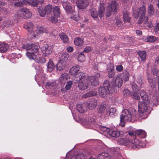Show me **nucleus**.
Wrapping results in <instances>:
<instances>
[{
  "mask_svg": "<svg viewBox=\"0 0 159 159\" xmlns=\"http://www.w3.org/2000/svg\"><path fill=\"white\" fill-rule=\"evenodd\" d=\"M22 47L28 51L26 55L30 59L34 60L37 63H43L46 62L45 59L42 57L38 53L39 48L38 43L25 44L22 45Z\"/></svg>",
  "mask_w": 159,
  "mask_h": 159,
  "instance_id": "obj_1",
  "label": "nucleus"
},
{
  "mask_svg": "<svg viewBox=\"0 0 159 159\" xmlns=\"http://www.w3.org/2000/svg\"><path fill=\"white\" fill-rule=\"evenodd\" d=\"M146 12V7L144 6H143L137 11H134L133 15L134 17L136 19L140 17L138 21V23L139 24L142 23L144 19H145L144 23L147 26L150 27L152 26V23H148L149 17L147 16H145Z\"/></svg>",
  "mask_w": 159,
  "mask_h": 159,
  "instance_id": "obj_2",
  "label": "nucleus"
},
{
  "mask_svg": "<svg viewBox=\"0 0 159 159\" xmlns=\"http://www.w3.org/2000/svg\"><path fill=\"white\" fill-rule=\"evenodd\" d=\"M138 116V112L134 109L130 108L123 110L120 117L126 121H130L132 118H137Z\"/></svg>",
  "mask_w": 159,
  "mask_h": 159,
  "instance_id": "obj_3",
  "label": "nucleus"
},
{
  "mask_svg": "<svg viewBox=\"0 0 159 159\" xmlns=\"http://www.w3.org/2000/svg\"><path fill=\"white\" fill-rule=\"evenodd\" d=\"M118 142L121 144L125 146L129 145L132 146L133 147H135L136 148L138 146L140 143V141L138 139L129 140L128 139L121 138L119 139Z\"/></svg>",
  "mask_w": 159,
  "mask_h": 159,
  "instance_id": "obj_4",
  "label": "nucleus"
},
{
  "mask_svg": "<svg viewBox=\"0 0 159 159\" xmlns=\"http://www.w3.org/2000/svg\"><path fill=\"white\" fill-rule=\"evenodd\" d=\"M48 32V30L46 28L41 27L38 29L36 30L33 31L32 32H31L29 34V38H31L32 40L34 38H38L40 37L43 33H47Z\"/></svg>",
  "mask_w": 159,
  "mask_h": 159,
  "instance_id": "obj_5",
  "label": "nucleus"
},
{
  "mask_svg": "<svg viewBox=\"0 0 159 159\" xmlns=\"http://www.w3.org/2000/svg\"><path fill=\"white\" fill-rule=\"evenodd\" d=\"M118 5V4L116 2H112L111 5L109 6L107 8L106 16L108 17L110 16L112 12L113 13H115L116 11L117 7Z\"/></svg>",
  "mask_w": 159,
  "mask_h": 159,
  "instance_id": "obj_6",
  "label": "nucleus"
},
{
  "mask_svg": "<svg viewBox=\"0 0 159 159\" xmlns=\"http://www.w3.org/2000/svg\"><path fill=\"white\" fill-rule=\"evenodd\" d=\"M52 8V6L51 5L48 4L45 6L44 9L42 7H39V9L38 12L39 15L43 17L46 14L48 15L51 13Z\"/></svg>",
  "mask_w": 159,
  "mask_h": 159,
  "instance_id": "obj_7",
  "label": "nucleus"
},
{
  "mask_svg": "<svg viewBox=\"0 0 159 159\" xmlns=\"http://www.w3.org/2000/svg\"><path fill=\"white\" fill-rule=\"evenodd\" d=\"M17 15L19 17L25 18L30 17L31 14L27 8H23L19 9Z\"/></svg>",
  "mask_w": 159,
  "mask_h": 159,
  "instance_id": "obj_8",
  "label": "nucleus"
},
{
  "mask_svg": "<svg viewBox=\"0 0 159 159\" xmlns=\"http://www.w3.org/2000/svg\"><path fill=\"white\" fill-rule=\"evenodd\" d=\"M146 102L145 101L139 102L138 104V111L141 113H143L147 111L148 107L147 105Z\"/></svg>",
  "mask_w": 159,
  "mask_h": 159,
  "instance_id": "obj_9",
  "label": "nucleus"
},
{
  "mask_svg": "<svg viewBox=\"0 0 159 159\" xmlns=\"http://www.w3.org/2000/svg\"><path fill=\"white\" fill-rule=\"evenodd\" d=\"M98 93L100 97L103 98H106L108 95L110 93V89L102 87V86L100 87L98 89Z\"/></svg>",
  "mask_w": 159,
  "mask_h": 159,
  "instance_id": "obj_10",
  "label": "nucleus"
},
{
  "mask_svg": "<svg viewBox=\"0 0 159 159\" xmlns=\"http://www.w3.org/2000/svg\"><path fill=\"white\" fill-rule=\"evenodd\" d=\"M104 128V129L103 130L107 131V134L111 137H117L120 135V132L116 130L112 129L110 130L109 129L106 128Z\"/></svg>",
  "mask_w": 159,
  "mask_h": 159,
  "instance_id": "obj_11",
  "label": "nucleus"
},
{
  "mask_svg": "<svg viewBox=\"0 0 159 159\" xmlns=\"http://www.w3.org/2000/svg\"><path fill=\"white\" fill-rule=\"evenodd\" d=\"M88 4V0H77L76 2L77 7L81 9L85 8Z\"/></svg>",
  "mask_w": 159,
  "mask_h": 159,
  "instance_id": "obj_12",
  "label": "nucleus"
},
{
  "mask_svg": "<svg viewBox=\"0 0 159 159\" xmlns=\"http://www.w3.org/2000/svg\"><path fill=\"white\" fill-rule=\"evenodd\" d=\"M62 5L64 8L67 13H70L73 12V7H72L67 1H63L62 2Z\"/></svg>",
  "mask_w": 159,
  "mask_h": 159,
  "instance_id": "obj_13",
  "label": "nucleus"
},
{
  "mask_svg": "<svg viewBox=\"0 0 159 159\" xmlns=\"http://www.w3.org/2000/svg\"><path fill=\"white\" fill-rule=\"evenodd\" d=\"M76 108L78 111L81 113H84L88 108L87 104L86 103L78 104L77 105Z\"/></svg>",
  "mask_w": 159,
  "mask_h": 159,
  "instance_id": "obj_14",
  "label": "nucleus"
},
{
  "mask_svg": "<svg viewBox=\"0 0 159 159\" xmlns=\"http://www.w3.org/2000/svg\"><path fill=\"white\" fill-rule=\"evenodd\" d=\"M42 50L44 56H47L52 53V48L51 46L46 45L42 47Z\"/></svg>",
  "mask_w": 159,
  "mask_h": 159,
  "instance_id": "obj_15",
  "label": "nucleus"
},
{
  "mask_svg": "<svg viewBox=\"0 0 159 159\" xmlns=\"http://www.w3.org/2000/svg\"><path fill=\"white\" fill-rule=\"evenodd\" d=\"M89 86V80H84V81H81L79 83L78 87L80 89L84 90L86 89Z\"/></svg>",
  "mask_w": 159,
  "mask_h": 159,
  "instance_id": "obj_16",
  "label": "nucleus"
},
{
  "mask_svg": "<svg viewBox=\"0 0 159 159\" xmlns=\"http://www.w3.org/2000/svg\"><path fill=\"white\" fill-rule=\"evenodd\" d=\"M92 77H90V79H92ZM94 80L90 79V89L92 88L93 89H95L96 86L99 85V81L96 78L94 77Z\"/></svg>",
  "mask_w": 159,
  "mask_h": 159,
  "instance_id": "obj_17",
  "label": "nucleus"
},
{
  "mask_svg": "<svg viewBox=\"0 0 159 159\" xmlns=\"http://www.w3.org/2000/svg\"><path fill=\"white\" fill-rule=\"evenodd\" d=\"M135 134L136 135V138L139 137L142 139L145 138L146 136V133L145 131L141 129H138L135 131Z\"/></svg>",
  "mask_w": 159,
  "mask_h": 159,
  "instance_id": "obj_18",
  "label": "nucleus"
},
{
  "mask_svg": "<svg viewBox=\"0 0 159 159\" xmlns=\"http://www.w3.org/2000/svg\"><path fill=\"white\" fill-rule=\"evenodd\" d=\"M69 78L70 76L68 74L65 73L61 75L59 79L60 83L61 84H64L67 81Z\"/></svg>",
  "mask_w": 159,
  "mask_h": 159,
  "instance_id": "obj_19",
  "label": "nucleus"
},
{
  "mask_svg": "<svg viewBox=\"0 0 159 159\" xmlns=\"http://www.w3.org/2000/svg\"><path fill=\"white\" fill-rule=\"evenodd\" d=\"M80 66L78 65L72 67L70 69V74L71 75H74L75 76L77 74L80 73Z\"/></svg>",
  "mask_w": 159,
  "mask_h": 159,
  "instance_id": "obj_20",
  "label": "nucleus"
},
{
  "mask_svg": "<svg viewBox=\"0 0 159 159\" xmlns=\"http://www.w3.org/2000/svg\"><path fill=\"white\" fill-rule=\"evenodd\" d=\"M140 95L141 98L143 101H145L147 103H149L150 100L148 99V97L147 95L146 92L143 90H141Z\"/></svg>",
  "mask_w": 159,
  "mask_h": 159,
  "instance_id": "obj_21",
  "label": "nucleus"
},
{
  "mask_svg": "<svg viewBox=\"0 0 159 159\" xmlns=\"http://www.w3.org/2000/svg\"><path fill=\"white\" fill-rule=\"evenodd\" d=\"M123 20L124 22L126 23H130V21L131 18L129 16V13L128 11H123Z\"/></svg>",
  "mask_w": 159,
  "mask_h": 159,
  "instance_id": "obj_22",
  "label": "nucleus"
},
{
  "mask_svg": "<svg viewBox=\"0 0 159 159\" xmlns=\"http://www.w3.org/2000/svg\"><path fill=\"white\" fill-rule=\"evenodd\" d=\"M97 159H111V157L108 153L104 152L99 154Z\"/></svg>",
  "mask_w": 159,
  "mask_h": 159,
  "instance_id": "obj_23",
  "label": "nucleus"
},
{
  "mask_svg": "<svg viewBox=\"0 0 159 159\" xmlns=\"http://www.w3.org/2000/svg\"><path fill=\"white\" fill-rule=\"evenodd\" d=\"M66 62L65 61H59L57 63L56 68L58 70H63L66 66Z\"/></svg>",
  "mask_w": 159,
  "mask_h": 159,
  "instance_id": "obj_24",
  "label": "nucleus"
},
{
  "mask_svg": "<svg viewBox=\"0 0 159 159\" xmlns=\"http://www.w3.org/2000/svg\"><path fill=\"white\" fill-rule=\"evenodd\" d=\"M123 83V80L118 76L116 77L115 80V84L116 87L120 88L122 86Z\"/></svg>",
  "mask_w": 159,
  "mask_h": 159,
  "instance_id": "obj_25",
  "label": "nucleus"
},
{
  "mask_svg": "<svg viewBox=\"0 0 159 159\" xmlns=\"http://www.w3.org/2000/svg\"><path fill=\"white\" fill-rule=\"evenodd\" d=\"M97 105V102L96 99L93 98L90 99V110L95 108Z\"/></svg>",
  "mask_w": 159,
  "mask_h": 159,
  "instance_id": "obj_26",
  "label": "nucleus"
},
{
  "mask_svg": "<svg viewBox=\"0 0 159 159\" xmlns=\"http://www.w3.org/2000/svg\"><path fill=\"white\" fill-rule=\"evenodd\" d=\"M56 84L54 82H49L47 83L45 87L48 89H54L56 87Z\"/></svg>",
  "mask_w": 159,
  "mask_h": 159,
  "instance_id": "obj_27",
  "label": "nucleus"
},
{
  "mask_svg": "<svg viewBox=\"0 0 159 159\" xmlns=\"http://www.w3.org/2000/svg\"><path fill=\"white\" fill-rule=\"evenodd\" d=\"M69 57V55L67 52H63L60 55V61H65L66 62V61L68 59Z\"/></svg>",
  "mask_w": 159,
  "mask_h": 159,
  "instance_id": "obj_28",
  "label": "nucleus"
},
{
  "mask_svg": "<svg viewBox=\"0 0 159 159\" xmlns=\"http://www.w3.org/2000/svg\"><path fill=\"white\" fill-rule=\"evenodd\" d=\"M8 48V45L6 43H2L0 44V52H6Z\"/></svg>",
  "mask_w": 159,
  "mask_h": 159,
  "instance_id": "obj_29",
  "label": "nucleus"
},
{
  "mask_svg": "<svg viewBox=\"0 0 159 159\" xmlns=\"http://www.w3.org/2000/svg\"><path fill=\"white\" fill-rule=\"evenodd\" d=\"M129 75H130L129 72L126 70H124L122 73V80L125 81H128Z\"/></svg>",
  "mask_w": 159,
  "mask_h": 159,
  "instance_id": "obj_30",
  "label": "nucleus"
},
{
  "mask_svg": "<svg viewBox=\"0 0 159 159\" xmlns=\"http://www.w3.org/2000/svg\"><path fill=\"white\" fill-rule=\"evenodd\" d=\"M138 54L141 60L143 61H145L146 57V53L145 51H140L138 52Z\"/></svg>",
  "mask_w": 159,
  "mask_h": 159,
  "instance_id": "obj_31",
  "label": "nucleus"
},
{
  "mask_svg": "<svg viewBox=\"0 0 159 159\" xmlns=\"http://www.w3.org/2000/svg\"><path fill=\"white\" fill-rule=\"evenodd\" d=\"M60 38L64 43H67L69 39L67 36L64 33H61L59 34Z\"/></svg>",
  "mask_w": 159,
  "mask_h": 159,
  "instance_id": "obj_32",
  "label": "nucleus"
},
{
  "mask_svg": "<svg viewBox=\"0 0 159 159\" xmlns=\"http://www.w3.org/2000/svg\"><path fill=\"white\" fill-rule=\"evenodd\" d=\"M74 44L76 46L82 45L83 43V39L80 38H76L74 41Z\"/></svg>",
  "mask_w": 159,
  "mask_h": 159,
  "instance_id": "obj_33",
  "label": "nucleus"
},
{
  "mask_svg": "<svg viewBox=\"0 0 159 159\" xmlns=\"http://www.w3.org/2000/svg\"><path fill=\"white\" fill-rule=\"evenodd\" d=\"M55 67V65L53 63V62L51 60H50L47 66L48 70L50 72L52 71L54 69Z\"/></svg>",
  "mask_w": 159,
  "mask_h": 159,
  "instance_id": "obj_34",
  "label": "nucleus"
},
{
  "mask_svg": "<svg viewBox=\"0 0 159 159\" xmlns=\"http://www.w3.org/2000/svg\"><path fill=\"white\" fill-rule=\"evenodd\" d=\"M104 7L103 5H100L98 7V10L99 16L100 17H102L104 16Z\"/></svg>",
  "mask_w": 159,
  "mask_h": 159,
  "instance_id": "obj_35",
  "label": "nucleus"
},
{
  "mask_svg": "<svg viewBox=\"0 0 159 159\" xmlns=\"http://www.w3.org/2000/svg\"><path fill=\"white\" fill-rule=\"evenodd\" d=\"M108 76L110 78H113L115 75V72L113 67L111 68L108 70Z\"/></svg>",
  "mask_w": 159,
  "mask_h": 159,
  "instance_id": "obj_36",
  "label": "nucleus"
},
{
  "mask_svg": "<svg viewBox=\"0 0 159 159\" xmlns=\"http://www.w3.org/2000/svg\"><path fill=\"white\" fill-rule=\"evenodd\" d=\"M53 12L55 16L58 17L60 15V11L59 8L58 7H56L53 8Z\"/></svg>",
  "mask_w": 159,
  "mask_h": 159,
  "instance_id": "obj_37",
  "label": "nucleus"
},
{
  "mask_svg": "<svg viewBox=\"0 0 159 159\" xmlns=\"http://www.w3.org/2000/svg\"><path fill=\"white\" fill-rule=\"evenodd\" d=\"M150 85L152 88H155L156 86V81L154 79L150 78L148 79Z\"/></svg>",
  "mask_w": 159,
  "mask_h": 159,
  "instance_id": "obj_38",
  "label": "nucleus"
},
{
  "mask_svg": "<svg viewBox=\"0 0 159 159\" xmlns=\"http://www.w3.org/2000/svg\"><path fill=\"white\" fill-rule=\"evenodd\" d=\"M148 9V15L149 16H151L154 13V8L153 5L151 4L149 5Z\"/></svg>",
  "mask_w": 159,
  "mask_h": 159,
  "instance_id": "obj_39",
  "label": "nucleus"
},
{
  "mask_svg": "<svg viewBox=\"0 0 159 159\" xmlns=\"http://www.w3.org/2000/svg\"><path fill=\"white\" fill-rule=\"evenodd\" d=\"M85 76V74L82 72L78 73V74L75 75V78L77 79L76 80L77 81H80L81 80L83 79Z\"/></svg>",
  "mask_w": 159,
  "mask_h": 159,
  "instance_id": "obj_40",
  "label": "nucleus"
},
{
  "mask_svg": "<svg viewBox=\"0 0 159 159\" xmlns=\"http://www.w3.org/2000/svg\"><path fill=\"white\" fill-rule=\"evenodd\" d=\"M77 60L81 62H83L85 60V57L83 52H81L79 54Z\"/></svg>",
  "mask_w": 159,
  "mask_h": 159,
  "instance_id": "obj_41",
  "label": "nucleus"
},
{
  "mask_svg": "<svg viewBox=\"0 0 159 159\" xmlns=\"http://www.w3.org/2000/svg\"><path fill=\"white\" fill-rule=\"evenodd\" d=\"M25 28L28 29L29 32H30L32 31L33 28V25L31 22L26 23L24 26Z\"/></svg>",
  "mask_w": 159,
  "mask_h": 159,
  "instance_id": "obj_42",
  "label": "nucleus"
},
{
  "mask_svg": "<svg viewBox=\"0 0 159 159\" xmlns=\"http://www.w3.org/2000/svg\"><path fill=\"white\" fill-rule=\"evenodd\" d=\"M85 156L83 153H80L77 156L73 157L71 159H85Z\"/></svg>",
  "mask_w": 159,
  "mask_h": 159,
  "instance_id": "obj_43",
  "label": "nucleus"
},
{
  "mask_svg": "<svg viewBox=\"0 0 159 159\" xmlns=\"http://www.w3.org/2000/svg\"><path fill=\"white\" fill-rule=\"evenodd\" d=\"M128 133L129 134L128 139H129L130 140L131 139H133L134 140L135 139H137L135 134V132L130 131Z\"/></svg>",
  "mask_w": 159,
  "mask_h": 159,
  "instance_id": "obj_44",
  "label": "nucleus"
},
{
  "mask_svg": "<svg viewBox=\"0 0 159 159\" xmlns=\"http://www.w3.org/2000/svg\"><path fill=\"white\" fill-rule=\"evenodd\" d=\"M82 125L83 126L87 128H89V119L88 118L87 119H84L82 122Z\"/></svg>",
  "mask_w": 159,
  "mask_h": 159,
  "instance_id": "obj_45",
  "label": "nucleus"
},
{
  "mask_svg": "<svg viewBox=\"0 0 159 159\" xmlns=\"http://www.w3.org/2000/svg\"><path fill=\"white\" fill-rule=\"evenodd\" d=\"M103 86L102 87H104L105 88L107 89H109L110 88V84L109 81L108 80H105L103 84Z\"/></svg>",
  "mask_w": 159,
  "mask_h": 159,
  "instance_id": "obj_46",
  "label": "nucleus"
},
{
  "mask_svg": "<svg viewBox=\"0 0 159 159\" xmlns=\"http://www.w3.org/2000/svg\"><path fill=\"white\" fill-rule=\"evenodd\" d=\"M147 41L151 43H153L156 39V38L153 36H148L147 39Z\"/></svg>",
  "mask_w": 159,
  "mask_h": 159,
  "instance_id": "obj_47",
  "label": "nucleus"
},
{
  "mask_svg": "<svg viewBox=\"0 0 159 159\" xmlns=\"http://www.w3.org/2000/svg\"><path fill=\"white\" fill-rule=\"evenodd\" d=\"M106 107L104 106L101 105L98 108L97 110L100 113H103L105 110Z\"/></svg>",
  "mask_w": 159,
  "mask_h": 159,
  "instance_id": "obj_48",
  "label": "nucleus"
},
{
  "mask_svg": "<svg viewBox=\"0 0 159 159\" xmlns=\"http://www.w3.org/2000/svg\"><path fill=\"white\" fill-rule=\"evenodd\" d=\"M73 84V82L71 81H68L65 86V89L66 90H68L70 89L72 87Z\"/></svg>",
  "mask_w": 159,
  "mask_h": 159,
  "instance_id": "obj_49",
  "label": "nucleus"
},
{
  "mask_svg": "<svg viewBox=\"0 0 159 159\" xmlns=\"http://www.w3.org/2000/svg\"><path fill=\"white\" fill-rule=\"evenodd\" d=\"M138 85H137L135 83H133L131 87L134 91V93H137L139 90Z\"/></svg>",
  "mask_w": 159,
  "mask_h": 159,
  "instance_id": "obj_50",
  "label": "nucleus"
},
{
  "mask_svg": "<svg viewBox=\"0 0 159 159\" xmlns=\"http://www.w3.org/2000/svg\"><path fill=\"white\" fill-rule=\"evenodd\" d=\"M109 111V112L110 116H112L114 115L116 113V109L115 108H112L111 109H110L109 111L108 110L107 111V110H106V112H108Z\"/></svg>",
  "mask_w": 159,
  "mask_h": 159,
  "instance_id": "obj_51",
  "label": "nucleus"
},
{
  "mask_svg": "<svg viewBox=\"0 0 159 159\" xmlns=\"http://www.w3.org/2000/svg\"><path fill=\"white\" fill-rule=\"evenodd\" d=\"M30 4L33 6H37L38 5V2L36 0H29Z\"/></svg>",
  "mask_w": 159,
  "mask_h": 159,
  "instance_id": "obj_52",
  "label": "nucleus"
},
{
  "mask_svg": "<svg viewBox=\"0 0 159 159\" xmlns=\"http://www.w3.org/2000/svg\"><path fill=\"white\" fill-rule=\"evenodd\" d=\"M136 82L139 84V86L141 87L142 86V84H143L142 78L140 77H138L136 80Z\"/></svg>",
  "mask_w": 159,
  "mask_h": 159,
  "instance_id": "obj_53",
  "label": "nucleus"
},
{
  "mask_svg": "<svg viewBox=\"0 0 159 159\" xmlns=\"http://www.w3.org/2000/svg\"><path fill=\"white\" fill-rule=\"evenodd\" d=\"M56 16H55V17L52 16L51 18H48V20H50L52 23H56L58 20Z\"/></svg>",
  "mask_w": 159,
  "mask_h": 159,
  "instance_id": "obj_54",
  "label": "nucleus"
},
{
  "mask_svg": "<svg viewBox=\"0 0 159 159\" xmlns=\"http://www.w3.org/2000/svg\"><path fill=\"white\" fill-rule=\"evenodd\" d=\"M116 69L119 72H121L123 70V67L121 65H119L116 66Z\"/></svg>",
  "mask_w": 159,
  "mask_h": 159,
  "instance_id": "obj_55",
  "label": "nucleus"
},
{
  "mask_svg": "<svg viewBox=\"0 0 159 159\" xmlns=\"http://www.w3.org/2000/svg\"><path fill=\"white\" fill-rule=\"evenodd\" d=\"M132 96V98L136 100H139L140 99V97L136 93H134V94Z\"/></svg>",
  "mask_w": 159,
  "mask_h": 159,
  "instance_id": "obj_56",
  "label": "nucleus"
},
{
  "mask_svg": "<svg viewBox=\"0 0 159 159\" xmlns=\"http://www.w3.org/2000/svg\"><path fill=\"white\" fill-rule=\"evenodd\" d=\"M125 121H126L124 120V119L123 118H121V117H120V125L122 127L124 126L125 125Z\"/></svg>",
  "mask_w": 159,
  "mask_h": 159,
  "instance_id": "obj_57",
  "label": "nucleus"
},
{
  "mask_svg": "<svg viewBox=\"0 0 159 159\" xmlns=\"http://www.w3.org/2000/svg\"><path fill=\"white\" fill-rule=\"evenodd\" d=\"M116 24L117 26L119 27H121L122 25V21L120 19L116 20Z\"/></svg>",
  "mask_w": 159,
  "mask_h": 159,
  "instance_id": "obj_58",
  "label": "nucleus"
},
{
  "mask_svg": "<svg viewBox=\"0 0 159 159\" xmlns=\"http://www.w3.org/2000/svg\"><path fill=\"white\" fill-rule=\"evenodd\" d=\"M123 92L125 96H127L130 94V92L129 90L126 89H124Z\"/></svg>",
  "mask_w": 159,
  "mask_h": 159,
  "instance_id": "obj_59",
  "label": "nucleus"
},
{
  "mask_svg": "<svg viewBox=\"0 0 159 159\" xmlns=\"http://www.w3.org/2000/svg\"><path fill=\"white\" fill-rule=\"evenodd\" d=\"M91 15L94 18H96L98 17V14L96 11H93L91 12Z\"/></svg>",
  "mask_w": 159,
  "mask_h": 159,
  "instance_id": "obj_60",
  "label": "nucleus"
},
{
  "mask_svg": "<svg viewBox=\"0 0 159 159\" xmlns=\"http://www.w3.org/2000/svg\"><path fill=\"white\" fill-rule=\"evenodd\" d=\"M154 30L156 32H157L159 30V23H157L156 25L154 27Z\"/></svg>",
  "mask_w": 159,
  "mask_h": 159,
  "instance_id": "obj_61",
  "label": "nucleus"
},
{
  "mask_svg": "<svg viewBox=\"0 0 159 159\" xmlns=\"http://www.w3.org/2000/svg\"><path fill=\"white\" fill-rule=\"evenodd\" d=\"M14 5L17 7H20L23 6V3L20 2L15 3Z\"/></svg>",
  "mask_w": 159,
  "mask_h": 159,
  "instance_id": "obj_62",
  "label": "nucleus"
},
{
  "mask_svg": "<svg viewBox=\"0 0 159 159\" xmlns=\"http://www.w3.org/2000/svg\"><path fill=\"white\" fill-rule=\"evenodd\" d=\"M97 94V91L95 90L90 92V97L96 96Z\"/></svg>",
  "mask_w": 159,
  "mask_h": 159,
  "instance_id": "obj_63",
  "label": "nucleus"
},
{
  "mask_svg": "<svg viewBox=\"0 0 159 159\" xmlns=\"http://www.w3.org/2000/svg\"><path fill=\"white\" fill-rule=\"evenodd\" d=\"M153 75H156L158 78V80L159 79V69L157 72L153 71Z\"/></svg>",
  "mask_w": 159,
  "mask_h": 159,
  "instance_id": "obj_64",
  "label": "nucleus"
}]
</instances>
